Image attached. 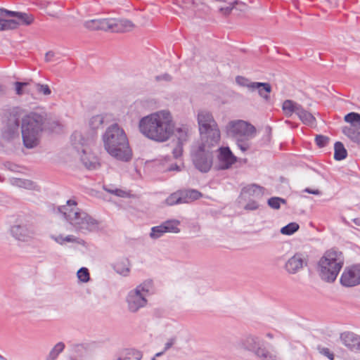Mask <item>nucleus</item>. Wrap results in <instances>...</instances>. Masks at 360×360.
I'll list each match as a JSON object with an SVG mask.
<instances>
[{"instance_id": "ea45409f", "label": "nucleus", "mask_w": 360, "mask_h": 360, "mask_svg": "<svg viewBox=\"0 0 360 360\" xmlns=\"http://www.w3.org/2000/svg\"><path fill=\"white\" fill-rule=\"evenodd\" d=\"M281 203H286V200L279 197H272L268 200V205L273 209L278 210Z\"/></svg>"}, {"instance_id": "58836bf2", "label": "nucleus", "mask_w": 360, "mask_h": 360, "mask_svg": "<svg viewBox=\"0 0 360 360\" xmlns=\"http://www.w3.org/2000/svg\"><path fill=\"white\" fill-rule=\"evenodd\" d=\"M345 121L350 123L352 126L360 125V115L356 112H350L345 115Z\"/></svg>"}, {"instance_id": "864d4df0", "label": "nucleus", "mask_w": 360, "mask_h": 360, "mask_svg": "<svg viewBox=\"0 0 360 360\" xmlns=\"http://www.w3.org/2000/svg\"><path fill=\"white\" fill-rule=\"evenodd\" d=\"M183 152V144L178 143L176 148L173 149L172 153L175 158H179Z\"/></svg>"}, {"instance_id": "69168bd1", "label": "nucleus", "mask_w": 360, "mask_h": 360, "mask_svg": "<svg viewBox=\"0 0 360 360\" xmlns=\"http://www.w3.org/2000/svg\"><path fill=\"white\" fill-rule=\"evenodd\" d=\"M353 221L356 225L360 226V218L354 219Z\"/></svg>"}, {"instance_id": "b1692460", "label": "nucleus", "mask_w": 360, "mask_h": 360, "mask_svg": "<svg viewBox=\"0 0 360 360\" xmlns=\"http://www.w3.org/2000/svg\"><path fill=\"white\" fill-rule=\"evenodd\" d=\"M302 105L292 100H285L282 105V109L287 117H290L293 113L297 114Z\"/></svg>"}, {"instance_id": "a18cd8bd", "label": "nucleus", "mask_w": 360, "mask_h": 360, "mask_svg": "<svg viewBox=\"0 0 360 360\" xmlns=\"http://www.w3.org/2000/svg\"><path fill=\"white\" fill-rule=\"evenodd\" d=\"M65 242H67V243H75L79 244L82 246L86 245V242L83 239L76 237L73 235H68V236H65Z\"/></svg>"}, {"instance_id": "bb28decb", "label": "nucleus", "mask_w": 360, "mask_h": 360, "mask_svg": "<svg viewBox=\"0 0 360 360\" xmlns=\"http://www.w3.org/2000/svg\"><path fill=\"white\" fill-rule=\"evenodd\" d=\"M13 17L17 18V20H15L18 23L17 28L21 25H30L34 21L33 15L27 13L15 11Z\"/></svg>"}, {"instance_id": "37998d69", "label": "nucleus", "mask_w": 360, "mask_h": 360, "mask_svg": "<svg viewBox=\"0 0 360 360\" xmlns=\"http://www.w3.org/2000/svg\"><path fill=\"white\" fill-rule=\"evenodd\" d=\"M84 26L89 30H100L98 19L87 20L84 22Z\"/></svg>"}, {"instance_id": "a878e982", "label": "nucleus", "mask_w": 360, "mask_h": 360, "mask_svg": "<svg viewBox=\"0 0 360 360\" xmlns=\"http://www.w3.org/2000/svg\"><path fill=\"white\" fill-rule=\"evenodd\" d=\"M342 132L352 141L360 144V127H345L343 128Z\"/></svg>"}, {"instance_id": "473e14b6", "label": "nucleus", "mask_w": 360, "mask_h": 360, "mask_svg": "<svg viewBox=\"0 0 360 360\" xmlns=\"http://www.w3.org/2000/svg\"><path fill=\"white\" fill-rule=\"evenodd\" d=\"M166 203L168 205H174L175 204H179V203H188V200H185L183 198L181 193H174L172 194L171 195H169L166 199Z\"/></svg>"}, {"instance_id": "5701e85b", "label": "nucleus", "mask_w": 360, "mask_h": 360, "mask_svg": "<svg viewBox=\"0 0 360 360\" xmlns=\"http://www.w3.org/2000/svg\"><path fill=\"white\" fill-rule=\"evenodd\" d=\"M296 115L303 124L310 127L316 125L315 117L310 112L304 109L302 106L300 107Z\"/></svg>"}, {"instance_id": "6e6552de", "label": "nucleus", "mask_w": 360, "mask_h": 360, "mask_svg": "<svg viewBox=\"0 0 360 360\" xmlns=\"http://www.w3.org/2000/svg\"><path fill=\"white\" fill-rule=\"evenodd\" d=\"M228 136L236 139L248 140L256 134L255 127L251 124L241 120L230 121L225 127Z\"/></svg>"}, {"instance_id": "39448f33", "label": "nucleus", "mask_w": 360, "mask_h": 360, "mask_svg": "<svg viewBox=\"0 0 360 360\" xmlns=\"http://www.w3.org/2000/svg\"><path fill=\"white\" fill-rule=\"evenodd\" d=\"M344 264L341 252L330 250L326 251L319 262L318 271L321 278L326 282H333Z\"/></svg>"}, {"instance_id": "8fccbe9b", "label": "nucleus", "mask_w": 360, "mask_h": 360, "mask_svg": "<svg viewBox=\"0 0 360 360\" xmlns=\"http://www.w3.org/2000/svg\"><path fill=\"white\" fill-rule=\"evenodd\" d=\"M249 202L245 205L244 209L246 210H255L259 207L257 200L252 199L248 200Z\"/></svg>"}, {"instance_id": "0eeeda50", "label": "nucleus", "mask_w": 360, "mask_h": 360, "mask_svg": "<svg viewBox=\"0 0 360 360\" xmlns=\"http://www.w3.org/2000/svg\"><path fill=\"white\" fill-rule=\"evenodd\" d=\"M216 146L205 145L204 141L192 151V161L195 167L201 172H208L213 163V156L210 149Z\"/></svg>"}, {"instance_id": "603ef678", "label": "nucleus", "mask_w": 360, "mask_h": 360, "mask_svg": "<svg viewBox=\"0 0 360 360\" xmlns=\"http://www.w3.org/2000/svg\"><path fill=\"white\" fill-rule=\"evenodd\" d=\"M319 352L327 356L330 360L334 359V354L330 351L328 348L326 347H319Z\"/></svg>"}, {"instance_id": "a19ab883", "label": "nucleus", "mask_w": 360, "mask_h": 360, "mask_svg": "<svg viewBox=\"0 0 360 360\" xmlns=\"http://www.w3.org/2000/svg\"><path fill=\"white\" fill-rule=\"evenodd\" d=\"M14 85L15 87L16 94L20 96L25 93H29V91L27 89V86L29 85L28 82H16L14 83Z\"/></svg>"}, {"instance_id": "aec40b11", "label": "nucleus", "mask_w": 360, "mask_h": 360, "mask_svg": "<svg viewBox=\"0 0 360 360\" xmlns=\"http://www.w3.org/2000/svg\"><path fill=\"white\" fill-rule=\"evenodd\" d=\"M134 24L127 19H115L113 22L112 32H126L131 31Z\"/></svg>"}, {"instance_id": "c9c22d12", "label": "nucleus", "mask_w": 360, "mask_h": 360, "mask_svg": "<svg viewBox=\"0 0 360 360\" xmlns=\"http://www.w3.org/2000/svg\"><path fill=\"white\" fill-rule=\"evenodd\" d=\"M183 198L188 200V202L200 198L202 194L197 190H188L181 193Z\"/></svg>"}, {"instance_id": "79ce46f5", "label": "nucleus", "mask_w": 360, "mask_h": 360, "mask_svg": "<svg viewBox=\"0 0 360 360\" xmlns=\"http://www.w3.org/2000/svg\"><path fill=\"white\" fill-rule=\"evenodd\" d=\"M79 280L83 283H86L89 280V273L86 268L82 267L77 273Z\"/></svg>"}, {"instance_id": "7ed1b4c3", "label": "nucleus", "mask_w": 360, "mask_h": 360, "mask_svg": "<svg viewBox=\"0 0 360 360\" xmlns=\"http://www.w3.org/2000/svg\"><path fill=\"white\" fill-rule=\"evenodd\" d=\"M58 212L77 232L86 234L99 229V221L79 209L74 200H68Z\"/></svg>"}, {"instance_id": "1a4fd4ad", "label": "nucleus", "mask_w": 360, "mask_h": 360, "mask_svg": "<svg viewBox=\"0 0 360 360\" xmlns=\"http://www.w3.org/2000/svg\"><path fill=\"white\" fill-rule=\"evenodd\" d=\"M11 234L17 240L29 242L33 240L36 236V231L32 224H15L11 228Z\"/></svg>"}, {"instance_id": "cd10ccee", "label": "nucleus", "mask_w": 360, "mask_h": 360, "mask_svg": "<svg viewBox=\"0 0 360 360\" xmlns=\"http://www.w3.org/2000/svg\"><path fill=\"white\" fill-rule=\"evenodd\" d=\"M115 271L122 276H127L129 273V261L126 258L118 260L113 266Z\"/></svg>"}, {"instance_id": "f8f14e48", "label": "nucleus", "mask_w": 360, "mask_h": 360, "mask_svg": "<svg viewBox=\"0 0 360 360\" xmlns=\"http://www.w3.org/2000/svg\"><path fill=\"white\" fill-rule=\"evenodd\" d=\"M179 224L180 222L178 220H167L159 226L153 227L150 236L153 239H158L165 233H177L180 231V229L178 228Z\"/></svg>"}, {"instance_id": "ddd939ff", "label": "nucleus", "mask_w": 360, "mask_h": 360, "mask_svg": "<svg viewBox=\"0 0 360 360\" xmlns=\"http://www.w3.org/2000/svg\"><path fill=\"white\" fill-rule=\"evenodd\" d=\"M217 151V169H228L236 162V157L229 147H220Z\"/></svg>"}, {"instance_id": "c85d7f7f", "label": "nucleus", "mask_w": 360, "mask_h": 360, "mask_svg": "<svg viewBox=\"0 0 360 360\" xmlns=\"http://www.w3.org/2000/svg\"><path fill=\"white\" fill-rule=\"evenodd\" d=\"M65 344L59 342L54 345L46 357V360H56L58 355L64 350Z\"/></svg>"}, {"instance_id": "de8ad7c7", "label": "nucleus", "mask_w": 360, "mask_h": 360, "mask_svg": "<svg viewBox=\"0 0 360 360\" xmlns=\"http://www.w3.org/2000/svg\"><path fill=\"white\" fill-rule=\"evenodd\" d=\"M315 141L319 147L323 148L328 144L329 138L323 135H317L315 138Z\"/></svg>"}, {"instance_id": "774afa93", "label": "nucleus", "mask_w": 360, "mask_h": 360, "mask_svg": "<svg viewBox=\"0 0 360 360\" xmlns=\"http://www.w3.org/2000/svg\"><path fill=\"white\" fill-rule=\"evenodd\" d=\"M4 9H5V8H0V14H1V15H4Z\"/></svg>"}, {"instance_id": "4c0bfd02", "label": "nucleus", "mask_w": 360, "mask_h": 360, "mask_svg": "<svg viewBox=\"0 0 360 360\" xmlns=\"http://www.w3.org/2000/svg\"><path fill=\"white\" fill-rule=\"evenodd\" d=\"M153 285V281L151 280H146L140 285L136 287V290H138L144 296H147L150 291Z\"/></svg>"}, {"instance_id": "13d9d810", "label": "nucleus", "mask_w": 360, "mask_h": 360, "mask_svg": "<svg viewBox=\"0 0 360 360\" xmlns=\"http://www.w3.org/2000/svg\"><path fill=\"white\" fill-rule=\"evenodd\" d=\"M155 79L157 81L165 80L169 82L172 80V77L170 75L165 73L163 75L157 76Z\"/></svg>"}, {"instance_id": "72a5a7b5", "label": "nucleus", "mask_w": 360, "mask_h": 360, "mask_svg": "<svg viewBox=\"0 0 360 360\" xmlns=\"http://www.w3.org/2000/svg\"><path fill=\"white\" fill-rule=\"evenodd\" d=\"M18 23L15 20H6L0 18V31L14 30L17 28Z\"/></svg>"}, {"instance_id": "4d7b16f0", "label": "nucleus", "mask_w": 360, "mask_h": 360, "mask_svg": "<svg viewBox=\"0 0 360 360\" xmlns=\"http://www.w3.org/2000/svg\"><path fill=\"white\" fill-rule=\"evenodd\" d=\"M51 238L60 245H63L65 243V237H63L62 235L52 236Z\"/></svg>"}, {"instance_id": "0e129e2a", "label": "nucleus", "mask_w": 360, "mask_h": 360, "mask_svg": "<svg viewBox=\"0 0 360 360\" xmlns=\"http://www.w3.org/2000/svg\"><path fill=\"white\" fill-rule=\"evenodd\" d=\"M169 170H171V171H173V170L179 171L180 169H179V167L177 165H172L170 167Z\"/></svg>"}, {"instance_id": "6ab92c4d", "label": "nucleus", "mask_w": 360, "mask_h": 360, "mask_svg": "<svg viewBox=\"0 0 360 360\" xmlns=\"http://www.w3.org/2000/svg\"><path fill=\"white\" fill-rule=\"evenodd\" d=\"M81 161L88 169H96L100 167L98 158L93 154H87L86 149L82 150Z\"/></svg>"}, {"instance_id": "4468645a", "label": "nucleus", "mask_w": 360, "mask_h": 360, "mask_svg": "<svg viewBox=\"0 0 360 360\" xmlns=\"http://www.w3.org/2000/svg\"><path fill=\"white\" fill-rule=\"evenodd\" d=\"M307 264V257L300 252L295 253L285 263V270L291 274H295Z\"/></svg>"}, {"instance_id": "4be33fe9", "label": "nucleus", "mask_w": 360, "mask_h": 360, "mask_svg": "<svg viewBox=\"0 0 360 360\" xmlns=\"http://www.w3.org/2000/svg\"><path fill=\"white\" fill-rule=\"evenodd\" d=\"M71 141L73 146L77 150L78 153L82 152V149H85L84 146H86L89 140L87 138H85L82 133L79 131H75L71 136Z\"/></svg>"}, {"instance_id": "680f3d73", "label": "nucleus", "mask_w": 360, "mask_h": 360, "mask_svg": "<svg viewBox=\"0 0 360 360\" xmlns=\"http://www.w3.org/2000/svg\"><path fill=\"white\" fill-rule=\"evenodd\" d=\"M55 56V53L53 51H48L45 55V61L50 62Z\"/></svg>"}, {"instance_id": "338daca9", "label": "nucleus", "mask_w": 360, "mask_h": 360, "mask_svg": "<svg viewBox=\"0 0 360 360\" xmlns=\"http://www.w3.org/2000/svg\"><path fill=\"white\" fill-rule=\"evenodd\" d=\"M164 350L161 352H158L155 354V356H160L161 355H162L164 354Z\"/></svg>"}, {"instance_id": "2eb2a0df", "label": "nucleus", "mask_w": 360, "mask_h": 360, "mask_svg": "<svg viewBox=\"0 0 360 360\" xmlns=\"http://www.w3.org/2000/svg\"><path fill=\"white\" fill-rule=\"evenodd\" d=\"M264 192V188L257 184H250L243 187L240 192V198L244 200H259Z\"/></svg>"}, {"instance_id": "7c9ffc66", "label": "nucleus", "mask_w": 360, "mask_h": 360, "mask_svg": "<svg viewBox=\"0 0 360 360\" xmlns=\"http://www.w3.org/2000/svg\"><path fill=\"white\" fill-rule=\"evenodd\" d=\"M175 135L178 139V143L184 144L188 141L189 129L187 127H179L175 131Z\"/></svg>"}, {"instance_id": "6e6d98bb", "label": "nucleus", "mask_w": 360, "mask_h": 360, "mask_svg": "<svg viewBox=\"0 0 360 360\" xmlns=\"http://www.w3.org/2000/svg\"><path fill=\"white\" fill-rule=\"evenodd\" d=\"M176 342V339L174 338H170L167 340V342L165 344L164 352L169 349Z\"/></svg>"}, {"instance_id": "f03ea898", "label": "nucleus", "mask_w": 360, "mask_h": 360, "mask_svg": "<svg viewBox=\"0 0 360 360\" xmlns=\"http://www.w3.org/2000/svg\"><path fill=\"white\" fill-rule=\"evenodd\" d=\"M103 148L112 158L122 162L131 159L132 152L124 129L117 123L109 125L101 136Z\"/></svg>"}, {"instance_id": "423d86ee", "label": "nucleus", "mask_w": 360, "mask_h": 360, "mask_svg": "<svg viewBox=\"0 0 360 360\" xmlns=\"http://www.w3.org/2000/svg\"><path fill=\"white\" fill-rule=\"evenodd\" d=\"M197 121L201 141H204L205 145H218L221 134L212 113L206 110H200L197 114Z\"/></svg>"}, {"instance_id": "2f4dec72", "label": "nucleus", "mask_w": 360, "mask_h": 360, "mask_svg": "<svg viewBox=\"0 0 360 360\" xmlns=\"http://www.w3.org/2000/svg\"><path fill=\"white\" fill-rule=\"evenodd\" d=\"M107 115H96L93 116L89 120V126L93 129L101 127L106 121Z\"/></svg>"}, {"instance_id": "c03bdc74", "label": "nucleus", "mask_w": 360, "mask_h": 360, "mask_svg": "<svg viewBox=\"0 0 360 360\" xmlns=\"http://www.w3.org/2000/svg\"><path fill=\"white\" fill-rule=\"evenodd\" d=\"M103 188L108 193L114 194V195H115L117 196H119V197L124 198V197L127 196V193L126 191H122V190L119 189V188L112 189V188H108L107 186H103Z\"/></svg>"}, {"instance_id": "e433bc0d", "label": "nucleus", "mask_w": 360, "mask_h": 360, "mask_svg": "<svg viewBox=\"0 0 360 360\" xmlns=\"http://www.w3.org/2000/svg\"><path fill=\"white\" fill-rule=\"evenodd\" d=\"M299 228L300 226L297 223L291 222L281 228V233L283 235L290 236L295 233L299 229Z\"/></svg>"}, {"instance_id": "393cba45", "label": "nucleus", "mask_w": 360, "mask_h": 360, "mask_svg": "<svg viewBox=\"0 0 360 360\" xmlns=\"http://www.w3.org/2000/svg\"><path fill=\"white\" fill-rule=\"evenodd\" d=\"M10 183L13 186L23 188L29 190H34L37 188L36 184L28 179L12 178L10 179Z\"/></svg>"}, {"instance_id": "c756f323", "label": "nucleus", "mask_w": 360, "mask_h": 360, "mask_svg": "<svg viewBox=\"0 0 360 360\" xmlns=\"http://www.w3.org/2000/svg\"><path fill=\"white\" fill-rule=\"evenodd\" d=\"M334 150L335 160H342L346 158L347 155V150L345 148L344 145L341 142L338 141L335 143Z\"/></svg>"}, {"instance_id": "a211bd4d", "label": "nucleus", "mask_w": 360, "mask_h": 360, "mask_svg": "<svg viewBox=\"0 0 360 360\" xmlns=\"http://www.w3.org/2000/svg\"><path fill=\"white\" fill-rule=\"evenodd\" d=\"M142 354L134 349H126L117 353L112 360H141Z\"/></svg>"}, {"instance_id": "5fc2aeb1", "label": "nucleus", "mask_w": 360, "mask_h": 360, "mask_svg": "<svg viewBox=\"0 0 360 360\" xmlns=\"http://www.w3.org/2000/svg\"><path fill=\"white\" fill-rule=\"evenodd\" d=\"M237 145L243 151L247 150L250 148L248 143L243 141L244 139H236Z\"/></svg>"}, {"instance_id": "f3484780", "label": "nucleus", "mask_w": 360, "mask_h": 360, "mask_svg": "<svg viewBox=\"0 0 360 360\" xmlns=\"http://www.w3.org/2000/svg\"><path fill=\"white\" fill-rule=\"evenodd\" d=\"M237 345L240 349L250 351L255 354L257 349L261 347L262 341L258 337L250 335L240 340Z\"/></svg>"}, {"instance_id": "dca6fc26", "label": "nucleus", "mask_w": 360, "mask_h": 360, "mask_svg": "<svg viewBox=\"0 0 360 360\" xmlns=\"http://www.w3.org/2000/svg\"><path fill=\"white\" fill-rule=\"evenodd\" d=\"M340 340L349 349L360 352V336L352 332H345L340 335Z\"/></svg>"}, {"instance_id": "9d476101", "label": "nucleus", "mask_w": 360, "mask_h": 360, "mask_svg": "<svg viewBox=\"0 0 360 360\" xmlns=\"http://www.w3.org/2000/svg\"><path fill=\"white\" fill-rule=\"evenodd\" d=\"M128 310L132 313L137 312L147 304L146 297L135 288L130 290L126 297Z\"/></svg>"}, {"instance_id": "e2e57ef3", "label": "nucleus", "mask_w": 360, "mask_h": 360, "mask_svg": "<svg viewBox=\"0 0 360 360\" xmlns=\"http://www.w3.org/2000/svg\"><path fill=\"white\" fill-rule=\"evenodd\" d=\"M15 11H9V10H7V9L5 8L4 11V15H3L13 17L14 14H15Z\"/></svg>"}, {"instance_id": "49530a36", "label": "nucleus", "mask_w": 360, "mask_h": 360, "mask_svg": "<svg viewBox=\"0 0 360 360\" xmlns=\"http://www.w3.org/2000/svg\"><path fill=\"white\" fill-rule=\"evenodd\" d=\"M35 86L38 92L49 96L51 94V91L47 84H41L39 83L35 84Z\"/></svg>"}, {"instance_id": "09e8293b", "label": "nucleus", "mask_w": 360, "mask_h": 360, "mask_svg": "<svg viewBox=\"0 0 360 360\" xmlns=\"http://www.w3.org/2000/svg\"><path fill=\"white\" fill-rule=\"evenodd\" d=\"M236 83L241 86H245L250 90V85L252 82H250L247 78L242 76H237L236 77Z\"/></svg>"}, {"instance_id": "bf43d9fd", "label": "nucleus", "mask_w": 360, "mask_h": 360, "mask_svg": "<svg viewBox=\"0 0 360 360\" xmlns=\"http://www.w3.org/2000/svg\"><path fill=\"white\" fill-rule=\"evenodd\" d=\"M191 288L193 291H195L197 292L199 294H201V293H203L204 292V288H200L198 284L197 283H193L192 285H191Z\"/></svg>"}, {"instance_id": "412c9836", "label": "nucleus", "mask_w": 360, "mask_h": 360, "mask_svg": "<svg viewBox=\"0 0 360 360\" xmlns=\"http://www.w3.org/2000/svg\"><path fill=\"white\" fill-rule=\"evenodd\" d=\"M250 90H257L259 96L268 101L270 98L269 94L271 91V86L269 83L252 82L250 85Z\"/></svg>"}, {"instance_id": "f257e3e1", "label": "nucleus", "mask_w": 360, "mask_h": 360, "mask_svg": "<svg viewBox=\"0 0 360 360\" xmlns=\"http://www.w3.org/2000/svg\"><path fill=\"white\" fill-rule=\"evenodd\" d=\"M139 129L147 139L163 143L174 133V124L169 110H162L144 116L139 122Z\"/></svg>"}, {"instance_id": "20e7f679", "label": "nucleus", "mask_w": 360, "mask_h": 360, "mask_svg": "<svg viewBox=\"0 0 360 360\" xmlns=\"http://www.w3.org/2000/svg\"><path fill=\"white\" fill-rule=\"evenodd\" d=\"M44 122V117L35 112L27 114L22 118V138L23 144L27 148H35L39 143Z\"/></svg>"}, {"instance_id": "f704fd0d", "label": "nucleus", "mask_w": 360, "mask_h": 360, "mask_svg": "<svg viewBox=\"0 0 360 360\" xmlns=\"http://www.w3.org/2000/svg\"><path fill=\"white\" fill-rule=\"evenodd\" d=\"M100 30L112 32L113 22L115 18H103L98 19Z\"/></svg>"}, {"instance_id": "3c124183", "label": "nucleus", "mask_w": 360, "mask_h": 360, "mask_svg": "<svg viewBox=\"0 0 360 360\" xmlns=\"http://www.w3.org/2000/svg\"><path fill=\"white\" fill-rule=\"evenodd\" d=\"M226 2H228L229 6L226 7H221L219 9L220 12L222 13L225 15H229L233 10V8H234L235 4H237V2L236 3L233 2V4H231L232 3L231 0H229Z\"/></svg>"}, {"instance_id": "9b49d317", "label": "nucleus", "mask_w": 360, "mask_h": 360, "mask_svg": "<svg viewBox=\"0 0 360 360\" xmlns=\"http://www.w3.org/2000/svg\"><path fill=\"white\" fill-rule=\"evenodd\" d=\"M340 283L345 287H354L360 284V265H352L345 269Z\"/></svg>"}, {"instance_id": "052dcab7", "label": "nucleus", "mask_w": 360, "mask_h": 360, "mask_svg": "<svg viewBox=\"0 0 360 360\" xmlns=\"http://www.w3.org/2000/svg\"><path fill=\"white\" fill-rule=\"evenodd\" d=\"M304 191L314 195H320L321 193L319 189H311L308 188H305Z\"/></svg>"}]
</instances>
